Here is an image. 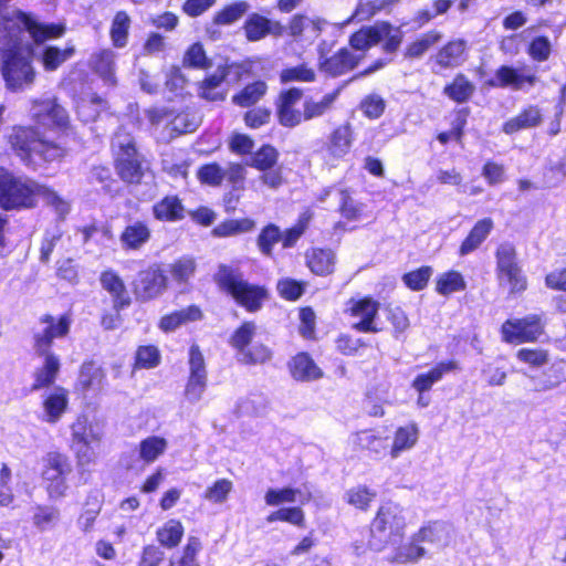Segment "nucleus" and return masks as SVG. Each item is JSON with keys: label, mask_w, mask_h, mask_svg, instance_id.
I'll list each match as a JSON object with an SVG mask.
<instances>
[{"label": "nucleus", "mask_w": 566, "mask_h": 566, "mask_svg": "<svg viewBox=\"0 0 566 566\" xmlns=\"http://www.w3.org/2000/svg\"><path fill=\"white\" fill-rule=\"evenodd\" d=\"M27 33L36 44L50 39L61 38L65 33L64 24L40 23L30 15L19 14L18 21L0 27V52L2 53V75L12 91L30 86L35 77L31 64L38 55L25 41Z\"/></svg>", "instance_id": "1"}, {"label": "nucleus", "mask_w": 566, "mask_h": 566, "mask_svg": "<svg viewBox=\"0 0 566 566\" xmlns=\"http://www.w3.org/2000/svg\"><path fill=\"white\" fill-rule=\"evenodd\" d=\"M111 146L119 178L127 184H139L148 171V164L138 151L132 134L120 127L114 134Z\"/></svg>", "instance_id": "2"}, {"label": "nucleus", "mask_w": 566, "mask_h": 566, "mask_svg": "<svg viewBox=\"0 0 566 566\" xmlns=\"http://www.w3.org/2000/svg\"><path fill=\"white\" fill-rule=\"evenodd\" d=\"M218 286L229 293L235 302L249 312H256L268 298V291L255 284L249 283L239 269L227 264H220L213 276Z\"/></svg>", "instance_id": "3"}, {"label": "nucleus", "mask_w": 566, "mask_h": 566, "mask_svg": "<svg viewBox=\"0 0 566 566\" xmlns=\"http://www.w3.org/2000/svg\"><path fill=\"white\" fill-rule=\"evenodd\" d=\"M10 143L18 156L28 165L36 164V158L46 163L54 161L65 154L63 147L43 138L32 127L14 128Z\"/></svg>", "instance_id": "4"}, {"label": "nucleus", "mask_w": 566, "mask_h": 566, "mask_svg": "<svg viewBox=\"0 0 566 566\" xmlns=\"http://www.w3.org/2000/svg\"><path fill=\"white\" fill-rule=\"evenodd\" d=\"M406 526L403 510L396 503H385L371 522L369 547L382 551L388 544H396L402 538Z\"/></svg>", "instance_id": "5"}, {"label": "nucleus", "mask_w": 566, "mask_h": 566, "mask_svg": "<svg viewBox=\"0 0 566 566\" xmlns=\"http://www.w3.org/2000/svg\"><path fill=\"white\" fill-rule=\"evenodd\" d=\"M42 186L35 181L15 177L0 168V207L6 210L31 208L40 196Z\"/></svg>", "instance_id": "6"}, {"label": "nucleus", "mask_w": 566, "mask_h": 566, "mask_svg": "<svg viewBox=\"0 0 566 566\" xmlns=\"http://www.w3.org/2000/svg\"><path fill=\"white\" fill-rule=\"evenodd\" d=\"M41 476L49 499L57 501L66 496L69 476L73 468L69 458L57 451L48 452L41 460Z\"/></svg>", "instance_id": "7"}, {"label": "nucleus", "mask_w": 566, "mask_h": 566, "mask_svg": "<svg viewBox=\"0 0 566 566\" xmlns=\"http://www.w3.org/2000/svg\"><path fill=\"white\" fill-rule=\"evenodd\" d=\"M495 258L499 285H507L511 294L524 292L527 287V279L517 263L514 245L507 242L500 244Z\"/></svg>", "instance_id": "8"}, {"label": "nucleus", "mask_w": 566, "mask_h": 566, "mask_svg": "<svg viewBox=\"0 0 566 566\" xmlns=\"http://www.w3.org/2000/svg\"><path fill=\"white\" fill-rule=\"evenodd\" d=\"M72 316L65 313L60 317H54L51 314H44L39 318L41 328L33 331V349L52 350L53 340L55 338L65 337L71 329Z\"/></svg>", "instance_id": "9"}, {"label": "nucleus", "mask_w": 566, "mask_h": 566, "mask_svg": "<svg viewBox=\"0 0 566 566\" xmlns=\"http://www.w3.org/2000/svg\"><path fill=\"white\" fill-rule=\"evenodd\" d=\"M168 277L159 264H153L138 272L133 283L137 301L147 302L160 296L167 289Z\"/></svg>", "instance_id": "10"}, {"label": "nucleus", "mask_w": 566, "mask_h": 566, "mask_svg": "<svg viewBox=\"0 0 566 566\" xmlns=\"http://www.w3.org/2000/svg\"><path fill=\"white\" fill-rule=\"evenodd\" d=\"M416 539L424 545L431 557L454 542V527L443 521L429 522L416 532Z\"/></svg>", "instance_id": "11"}, {"label": "nucleus", "mask_w": 566, "mask_h": 566, "mask_svg": "<svg viewBox=\"0 0 566 566\" xmlns=\"http://www.w3.org/2000/svg\"><path fill=\"white\" fill-rule=\"evenodd\" d=\"M544 333L542 318L537 314H532L518 319H507L502 325L503 338L509 342H535Z\"/></svg>", "instance_id": "12"}, {"label": "nucleus", "mask_w": 566, "mask_h": 566, "mask_svg": "<svg viewBox=\"0 0 566 566\" xmlns=\"http://www.w3.org/2000/svg\"><path fill=\"white\" fill-rule=\"evenodd\" d=\"M41 364L33 370L31 391L49 388L56 381L61 370V359L53 350L33 349Z\"/></svg>", "instance_id": "13"}, {"label": "nucleus", "mask_w": 566, "mask_h": 566, "mask_svg": "<svg viewBox=\"0 0 566 566\" xmlns=\"http://www.w3.org/2000/svg\"><path fill=\"white\" fill-rule=\"evenodd\" d=\"M302 96L303 90L297 87H292L279 95L276 115L282 126L293 128L303 122V112L296 108Z\"/></svg>", "instance_id": "14"}, {"label": "nucleus", "mask_w": 566, "mask_h": 566, "mask_svg": "<svg viewBox=\"0 0 566 566\" xmlns=\"http://www.w3.org/2000/svg\"><path fill=\"white\" fill-rule=\"evenodd\" d=\"M537 82V76L527 66L515 69L507 65H502L495 72V77L490 82L492 86L511 87L518 91L525 84L533 86Z\"/></svg>", "instance_id": "15"}, {"label": "nucleus", "mask_w": 566, "mask_h": 566, "mask_svg": "<svg viewBox=\"0 0 566 566\" xmlns=\"http://www.w3.org/2000/svg\"><path fill=\"white\" fill-rule=\"evenodd\" d=\"M105 378V373L98 364L93 360L84 361L80 367L75 388L84 395L97 394L103 389Z\"/></svg>", "instance_id": "16"}, {"label": "nucleus", "mask_w": 566, "mask_h": 566, "mask_svg": "<svg viewBox=\"0 0 566 566\" xmlns=\"http://www.w3.org/2000/svg\"><path fill=\"white\" fill-rule=\"evenodd\" d=\"M31 115L36 123L43 126H63L67 122L65 109L53 99L35 101L31 107Z\"/></svg>", "instance_id": "17"}, {"label": "nucleus", "mask_w": 566, "mask_h": 566, "mask_svg": "<svg viewBox=\"0 0 566 566\" xmlns=\"http://www.w3.org/2000/svg\"><path fill=\"white\" fill-rule=\"evenodd\" d=\"M243 29L249 41H259L268 34L281 36L284 31V27L280 22L271 21L258 13H253L247 19Z\"/></svg>", "instance_id": "18"}, {"label": "nucleus", "mask_w": 566, "mask_h": 566, "mask_svg": "<svg viewBox=\"0 0 566 566\" xmlns=\"http://www.w3.org/2000/svg\"><path fill=\"white\" fill-rule=\"evenodd\" d=\"M363 57V54H355L349 49L343 48L319 64L322 71L332 76H339L353 70Z\"/></svg>", "instance_id": "19"}, {"label": "nucleus", "mask_w": 566, "mask_h": 566, "mask_svg": "<svg viewBox=\"0 0 566 566\" xmlns=\"http://www.w3.org/2000/svg\"><path fill=\"white\" fill-rule=\"evenodd\" d=\"M69 405V392L63 387H54L43 399V420L49 423H56Z\"/></svg>", "instance_id": "20"}, {"label": "nucleus", "mask_w": 566, "mask_h": 566, "mask_svg": "<svg viewBox=\"0 0 566 566\" xmlns=\"http://www.w3.org/2000/svg\"><path fill=\"white\" fill-rule=\"evenodd\" d=\"M151 237L148 224L140 220L128 223L119 235V242L124 250L137 251L142 249Z\"/></svg>", "instance_id": "21"}, {"label": "nucleus", "mask_w": 566, "mask_h": 566, "mask_svg": "<svg viewBox=\"0 0 566 566\" xmlns=\"http://www.w3.org/2000/svg\"><path fill=\"white\" fill-rule=\"evenodd\" d=\"M102 287L107 291L113 298V307L124 310L129 306L130 297L127 293L124 281L113 270L104 271L99 277Z\"/></svg>", "instance_id": "22"}, {"label": "nucleus", "mask_w": 566, "mask_h": 566, "mask_svg": "<svg viewBox=\"0 0 566 566\" xmlns=\"http://www.w3.org/2000/svg\"><path fill=\"white\" fill-rule=\"evenodd\" d=\"M379 303L370 297L363 298L356 302L352 307L354 316H359L361 319L354 324L353 327L358 332L377 333L380 329L374 324V319L378 314Z\"/></svg>", "instance_id": "23"}, {"label": "nucleus", "mask_w": 566, "mask_h": 566, "mask_svg": "<svg viewBox=\"0 0 566 566\" xmlns=\"http://www.w3.org/2000/svg\"><path fill=\"white\" fill-rule=\"evenodd\" d=\"M388 30L389 23L384 21L371 27L361 28L350 36L349 44L355 50L365 51L382 41Z\"/></svg>", "instance_id": "24"}, {"label": "nucleus", "mask_w": 566, "mask_h": 566, "mask_svg": "<svg viewBox=\"0 0 566 566\" xmlns=\"http://www.w3.org/2000/svg\"><path fill=\"white\" fill-rule=\"evenodd\" d=\"M424 557H429L428 549L420 541L416 539V533H413L409 542L394 548L388 559L398 564H416Z\"/></svg>", "instance_id": "25"}, {"label": "nucleus", "mask_w": 566, "mask_h": 566, "mask_svg": "<svg viewBox=\"0 0 566 566\" xmlns=\"http://www.w3.org/2000/svg\"><path fill=\"white\" fill-rule=\"evenodd\" d=\"M543 120V114L538 106L530 105L516 116L510 118L503 124V132L512 135L523 129L537 127Z\"/></svg>", "instance_id": "26"}, {"label": "nucleus", "mask_w": 566, "mask_h": 566, "mask_svg": "<svg viewBox=\"0 0 566 566\" xmlns=\"http://www.w3.org/2000/svg\"><path fill=\"white\" fill-rule=\"evenodd\" d=\"M291 374L294 379L300 381H311L322 377L321 368L306 354H297L289 364Z\"/></svg>", "instance_id": "27"}, {"label": "nucleus", "mask_w": 566, "mask_h": 566, "mask_svg": "<svg viewBox=\"0 0 566 566\" xmlns=\"http://www.w3.org/2000/svg\"><path fill=\"white\" fill-rule=\"evenodd\" d=\"M458 367V363L454 360L441 361L428 373L418 375L412 381V387L420 394L428 391L444 374L453 371Z\"/></svg>", "instance_id": "28"}, {"label": "nucleus", "mask_w": 566, "mask_h": 566, "mask_svg": "<svg viewBox=\"0 0 566 566\" xmlns=\"http://www.w3.org/2000/svg\"><path fill=\"white\" fill-rule=\"evenodd\" d=\"M493 226L494 223L491 218L479 220L460 245V255H467L475 251L491 233Z\"/></svg>", "instance_id": "29"}, {"label": "nucleus", "mask_w": 566, "mask_h": 566, "mask_svg": "<svg viewBox=\"0 0 566 566\" xmlns=\"http://www.w3.org/2000/svg\"><path fill=\"white\" fill-rule=\"evenodd\" d=\"M419 439V428L416 423H408L399 427L394 436V442L390 450L392 459H397L402 452L412 449Z\"/></svg>", "instance_id": "30"}, {"label": "nucleus", "mask_w": 566, "mask_h": 566, "mask_svg": "<svg viewBox=\"0 0 566 566\" xmlns=\"http://www.w3.org/2000/svg\"><path fill=\"white\" fill-rule=\"evenodd\" d=\"M226 76L224 70H217L199 84V96L210 102L223 101L226 95L222 85Z\"/></svg>", "instance_id": "31"}, {"label": "nucleus", "mask_w": 566, "mask_h": 566, "mask_svg": "<svg viewBox=\"0 0 566 566\" xmlns=\"http://www.w3.org/2000/svg\"><path fill=\"white\" fill-rule=\"evenodd\" d=\"M156 219L177 221L185 217V208L177 196H167L153 207Z\"/></svg>", "instance_id": "32"}, {"label": "nucleus", "mask_w": 566, "mask_h": 566, "mask_svg": "<svg viewBox=\"0 0 566 566\" xmlns=\"http://www.w3.org/2000/svg\"><path fill=\"white\" fill-rule=\"evenodd\" d=\"M326 21L321 18L311 19L305 14H295L290 20L287 30L289 34L295 39H300L304 31L308 30L314 38L318 36Z\"/></svg>", "instance_id": "33"}, {"label": "nucleus", "mask_w": 566, "mask_h": 566, "mask_svg": "<svg viewBox=\"0 0 566 566\" xmlns=\"http://www.w3.org/2000/svg\"><path fill=\"white\" fill-rule=\"evenodd\" d=\"M306 258L308 268L317 275H328L334 271L335 254L329 249H313Z\"/></svg>", "instance_id": "34"}, {"label": "nucleus", "mask_w": 566, "mask_h": 566, "mask_svg": "<svg viewBox=\"0 0 566 566\" xmlns=\"http://www.w3.org/2000/svg\"><path fill=\"white\" fill-rule=\"evenodd\" d=\"M73 440L78 444L97 443L102 438L98 424L88 422L86 417H78L72 426Z\"/></svg>", "instance_id": "35"}, {"label": "nucleus", "mask_w": 566, "mask_h": 566, "mask_svg": "<svg viewBox=\"0 0 566 566\" xmlns=\"http://www.w3.org/2000/svg\"><path fill=\"white\" fill-rule=\"evenodd\" d=\"M337 96L338 91L325 94L319 101L307 97L303 103V120H312L325 115L332 109Z\"/></svg>", "instance_id": "36"}, {"label": "nucleus", "mask_w": 566, "mask_h": 566, "mask_svg": "<svg viewBox=\"0 0 566 566\" xmlns=\"http://www.w3.org/2000/svg\"><path fill=\"white\" fill-rule=\"evenodd\" d=\"M464 51L465 42L463 40L451 41L437 53L436 62L441 67H455L463 61Z\"/></svg>", "instance_id": "37"}, {"label": "nucleus", "mask_w": 566, "mask_h": 566, "mask_svg": "<svg viewBox=\"0 0 566 566\" xmlns=\"http://www.w3.org/2000/svg\"><path fill=\"white\" fill-rule=\"evenodd\" d=\"M201 316L202 313L200 308L198 306L191 305L187 308L164 316L159 326L161 329L169 332L176 329L184 323L198 321L201 318Z\"/></svg>", "instance_id": "38"}, {"label": "nucleus", "mask_w": 566, "mask_h": 566, "mask_svg": "<svg viewBox=\"0 0 566 566\" xmlns=\"http://www.w3.org/2000/svg\"><path fill=\"white\" fill-rule=\"evenodd\" d=\"M474 91V84L463 74H459L452 83L444 86L443 94L457 103H464L470 99Z\"/></svg>", "instance_id": "39"}, {"label": "nucleus", "mask_w": 566, "mask_h": 566, "mask_svg": "<svg viewBox=\"0 0 566 566\" xmlns=\"http://www.w3.org/2000/svg\"><path fill=\"white\" fill-rule=\"evenodd\" d=\"M268 85L263 81H256L247 85L240 93L232 97V102L241 107H250L258 103L266 93Z\"/></svg>", "instance_id": "40"}, {"label": "nucleus", "mask_w": 566, "mask_h": 566, "mask_svg": "<svg viewBox=\"0 0 566 566\" xmlns=\"http://www.w3.org/2000/svg\"><path fill=\"white\" fill-rule=\"evenodd\" d=\"M156 535L163 546L174 548L180 543L184 536V526L181 522L177 520H169L157 530Z\"/></svg>", "instance_id": "41"}, {"label": "nucleus", "mask_w": 566, "mask_h": 566, "mask_svg": "<svg viewBox=\"0 0 566 566\" xmlns=\"http://www.w3.org/2000/svg\"><path fill=\"white\" fill-rule=\"evenodd\" d=\"M74 54V48L70 46L66 49H59L56 46H45L42 52L39 54L43 67L46 71H55L60 65H62L66 60H69Z\"/></svg>", "instance_id": "42"}, {"label": "nucleus", "mask_w": 566, "mask_h": 566, "mask_svg": "<svg viewBox=\"0 0 566 566\" xmlns=\"http://www.w3.org/2000/svg\"><path fill=\"white\" fill-rule=\"evenodd\" d=\"M92 65L105 81L114 84L115 53L112 50H103L92 57Z\"/></svg>", "instance_id": "43"}, {"label": "nucleus", "mask_w": 566, "mask_h": 566, "mask_svg": "<svg viewBox=\"0 0 566 566\" xmlns=\"http://www.w3.org/2000/svg\"><path fill=\"white\" fill-rule=\"evenodd\" d=\"M61 517L60 510L51 505H39L35 507L32 522L41 532L55 527Z\"/></svg>", "instance_id": "44"}, {"label": "nucleus", "mask_w": 566, "mask_h": 566, "mask_svg": "<svg viewBox=\"0 0 566 566\" xmlns=\"http://www.w3.org/2000/svg\"><path fill=\"white\" fill-rule=\"evenodd\" d=\"M441 38V33L434 30L421 34L416 41L407 46L405 53L406 57H421L431 46L437 44Z\"/></svg>", "instance_id": "45"}, {"label": "nucleus", "mask_w": 566, "mask_h": 566, "mask_svg": "<svg viewBox=\"0 0 566 566\" xmlns=\"http://www.w3.org/2000/svg\"><path fill=\"white\" fill-rule=\"evenodd\" d=\"M167 449V440L157 437L151 436L146 439H144L139 443V457L142 460H144L146 463H151L158 459L159 455H161Z\"/></svg>", "instance_id": "46"}, {"label": "nucleus", "mask_w": 566, "mask_h": 566, "mask_svg": "<svg viewBox=\"0 0 566 566\" xmlns=\"http://www.w3.org/2000/svg\"><path fill=\"white\" fill-rule=\"evenodd\" d=\"M130 19L124 11L115 14L111 27V39L116 48H124L127 44Z\"/></svg>", "instance_id": "47"}, {"label": "nucleus", "mask_w": 566, "mask_h": 566, "mask_svg": "<svg viewBox=\"0 0 566 566\" xmlns=\"http://www.w3.org/2000/svg\"><path fill=\"white\" fill-rule=\"evenodd\" d=\"M465 287L467 284L462 274L457 271H449L438 277L436 290L441 295H449L463 291Z\"/></svg>", "instance_id": "48"}, {"label": "nucleus", "mask_w": 566, "mask_h": 566, "mask_svg": "<svg viewBox=\"0 0 566 566\" xmlns=\"http://www.w3.org/2000/svg\"><path fill=\"white\" fill-rule=\"evenodd\" d=\"M376 495L377 493L375 490H371L366 485H357L346 491L345 500L348 504L365 511L368 509L370 502L374 501Z\"/></svg>", "instance_id": "49"}, {"label": "nucleus", "mask_w": 566, "mask_h": 566, "mask_svg": "<svg viewBox=\"0 0 566 566\" xmlns=\"http://www.w3.org/2000/svg\"><path fill=\"white\" fill-rule=\"evenodd\" d=\"M256 333V325L253 322H244L230 337V345L241 355L252 342Z\"/></svg>", "instance_id": "50"}, {"label": "nucleus", "mask_w": 566, "mask_h": 566, "mask_svg": "<svg viewBox=\"0 0 566 566\" xmlns=\"http://www.w3.org/2000/svg\"><path fill=\"white\" fill-rule=\"evenodd\" d=\"M316 78V73L312 67H308L306 64H300L293 67H287L282 70L280 73V80L282 83L290 82H314Z\"/></svg>", "instance_id": "51"}, {"label": "nucleus", "mask_w": 566, "mask_h": 566, "mask_svg": "<svg viewBox=\"0 0 566 566\" xmlns=\"http://www.w3.org/2000/svg\"><path fill=\"white\" fill-rule=\"evenodd\" d=\"M350 147V130L348 126H340L331 137L329 151L334 157L340 158Z\"/></svg>", "instance_id": "52"}, {"label": "nucleus", "mask_w": 566, "mask_h": 566, "mask_svg": "<svg viewBox=\"0 0 566 566\" xmlns=\"http://www.w3.org/2000/svg\"><path fill=\"white\" fill-rule=\"evenodd\" d=\"M254 227V222L250 219L242 220H227L218 224L212 233L216 237H230L234 234H239L242 232H248L252 230Z\"/></svg>", "instance_id": "53"}, {"label": "nucleus", "mask_w": 566, "mask_h": 566, "mask_svg": "<svg viewBox=\"0 0 566 566\" xmlns=\"http://www.w3.org/2000/svg\"><path fill=\"white\" fill-rule=\"evenodd\" d=\"M248 10V2L238 1L219 11L214 15L213 21L217 24H231L238 21Z\"/></svg>", "instance_id": "54"}, {"label": "nucleus", "mask_w": 566, "mask_h": 566, "mask_svg": "<svg viewBox=\"0 0 566 566\" xmlns=\"http://www.w3.org/2000/svg\"><path fill=\"white\" fill-rule=\"evenodd\" d=\"M196 262L192 258L184 256L170 264V274L178 283H186L193 276Z\"/></svg>", "instance_id": "55"}, {"label": "nucleus", "mask_w": 566, "mask_h": 566, "mask_svg": "<svg viewBox=\"0 0 566 566\" xmlns=\"http://www.w3.org/2000/svg\"><path fill=\"white\" fill-rule=\"evenodd\" d=\"M200 549V539L198 537L190 536L184 547L181 557L177 560L171 559L169 566H200L197 560V554Z\"/></svg>", "instance_id": "56"}, {"label": "nucleus", "mask_w": 566, "mask_h": 566, "mask_svg": "<svg viewBox=\"0 0 566 566\" xmlns=\"http://www.w3.org/2000/svg\"><path fill=\"white\" fill-rule=\"evenodd\" d=\"M300 493L297 489H269L265 492L264 501L269 506H279L283 503H294L296 495Z\"/></svg>", "instance_id": "57"}, {"label": "nucleus", "mask_w": 566, "mask_h": 566, "mask_svg": "<svg viewBox=\"0 0 566 566\" xmlns=\"http://www.w3.org/2000/svg\"><path fill=\"white\" fill-rule=\"evenodd\" d=\"M277 160V151L272 146H263L259 149L251 158V166L260 169L268 170L271 169Z\"/></svg>", "instance_id": "58"}, {"label": "nucleus", "mask_w": 566, "mask_h": 566, "mask_svg": "<svg viewBox=\"0 0 566 566\" xmlns=\"http://www.w3.org/2000/svg\"><path fill=\"white\" fill-rule=\"evenodd\" d=\"M232 488L233 484L230 480L220 479L206 490L203 497L212 503H223L228 499Z\"/></svg>", "instance_id": "59"}, {"label": "nucleus", "mask_w": 566, "mask_h": 566, "mask_svg": "<svg viewBox=\"0 0 566 566\" xmlns=\"http://www.w3.org/2000/svg\"><path fill=\"white\" fill-rule=\"evenodd\" d=\"M282 233L279 227L274 224L266 226L258 238V245L261 252L265 255H270L272 248L275 243L281 241Z\"/></svg>", "instance_id": "60"}, {"label": "nucleus", "mask_w": 566, "mask_h": 566, "mask_svg": "<svg viewBox=\"0 0 566 566\" xmlns=\"http://www.w3.org/2000/svg\"><path fill=\"white\" fill-rule=\"evenodd\" d=\"M432 272V268L421 266L415 271L406 273L402 280L409 289L420 291L426 287Z\"/></svg>", "instance_id": "61"}, {"label": "nucleus", "mask_w": 566, "mask_h": 566, "mask_svg": "<svg viewBox=\"0 0 566 566\" xmlns=\"http://www.w3.org/2000/svg\"><path fill=\"white\" fill-rule=\"evenodd\" d=\"M339 212L347 220H357L361 213V205L357 203L346 190H338Z\"/></svg>", "instance_id": "62"}, {"label": "nucleus", "mask_w": 566, "mask_h": 566, "mask_svg": "<svg viewBox=\"0 0 566 566\" xmlns=\"http://www.w3.org/2000/svg\"><path fill=\"white\" fill-rule=\"evenodd\" d=\"M189 377L208 379L205 358L198 345H192L189 350Z\"/></svg>", "instance_id": "63"}, {"label": "nucleus", "mask_w": 566, "mask_h": 566, "mask_svg": "<svg viewBox=\"0 0 566 566\" xmlns=\"http://www.w3.org/2000/svg\"><path fill=\"white\" fill-rule=\"evenodd\" d=\"M271 350L263 344H254L241 354L240 361L243 364H263L271 358Z\"/></svg>", "instance_id": "64"}]
</instances>
